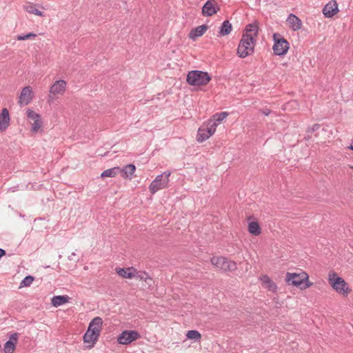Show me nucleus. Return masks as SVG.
Here are the masks:
<instances>
[{
  "label": "nucleus",
  "instance_id": "nucleus-23",
  "mask_svg": "<svg viewBox=\"0 0 353 353\" xmlns=\"http://www.w3.org/2000/svg\"><path fill=\"white\" fill-rule=\"evenodd\" d=\"M119 170H120L119 167H114V168L105 170L101 174V177H102V178L114 177L118 173H119Z\"/></svg>",
  "mask_w": 353,
  "mask_h": 353
},
{
  "label": "nucleus",
  "instance_id": "nucleus-33",
  "mask_svg": "<svg viewBox=\"0 0 353 353\" xmlns=\"http://www.w3.org/2000/svg\"><path fill=\"white\" fill-rule=\"evenodd\" d=\"M27 117L32 119V121H34L37 119H40V115L39 114H37V112H35L34 111L32 110H28L27 111Z\"/></svg>",
  "mask_w": 353,
  "mask_h": 353
},
{
  "label": "nucleus",
  "instance_id": "nucleus-20",
  "mask_svg": "<svg viewBox=\"0 0 353 353\" xmlns=\"http://www.w3.org/2000/svg\"><path fill=\"white\" fill-rule=\"evenodd\" d=\"M248 232L252 235L258 236L261 233V228L257 222L252 221L248 224Z\"/></svg>",
  "mask_w": 353,
  "mask_h": 353
},
{
  "label": "nucleus",
  "instance_id": "nucleus-3",
  "mask_svg": "<svg viewBox=\"0 0 353 353\" xmlns=\"http://www.w3.org/2000/svg\"><path fill=\"white\" fill-rule=\"evenodd\" d=\"M187 82L191 85H205L211 80V77L207 72L192 70L187 75Z\"/></svg>",
  "mask_w": 353,
  "mask_h": 353
},
{
  "label": "nucleus",
  "instance_id": "nucleus-4",
  "mask_svg": "<svg viewBox=\"0 0 353 353\" xmlns=\"http://www.w3.org/2000/svg\"><path fill=\"white\" fill-rule=\"evenodd\" d=\"M170 174V172L166 171L158 175L150 184L149 190L150 193L153 194L157 191L165 188L168 185Z\"/></svg>",
  "mask_w": 353,
  "mask_h": 353
},
{
  "label": "nucleus",
  "instance_id": "nucleus-1",
  "mask_svg": "<svg viewBox=\"0 0 353 353\" xmlns=\"http://www.w3.org/2000/svg\"><path fill=\"white\" fill-rule=\"evenodd\" d=\"M259 33L257 23H248L243 33L237 48V54L241 58H245L254 52Z\"/></svg>",
  "mask_w": 353,
  "mask_h": 353
},
{
  "label": "nucleus",
  "instance_id": "nucleus-10",
  "mask_svg": "<svg viewBox=\"0 0 353 353\" xmlns=\"http://www.w3.org/2000/svg\"><path fill=\"white\" fill-rule=\"evenodd\" d=\"M18 333H13L10 335V339L5 343L3 351L5 353H13L18 341Z\"/></svg>",
  "mask_w": 353,
  "mask_h": 353
},
{
  "label": "nucleus",
  "instance_id": "nucleus-11",
  "mask_svg": "<svg viewBox=\"0 0 353 353\" xmlns=\"http://www.w3.org/2000/svg\"><path fill=\"white\" fill-rule=\"evenodd\" d=\"M10 121L9 111L7 108H4L0 114V131L3 132L8 128Z\"/></svg>",
  "mask_w": 353,
  "mask_h": 353
},
{
  "label": "nucleus",
  "instance_id": "nucleus-32",
  "mask_svg": "<svg viewBox=\"0 0 353 353\" xmlns=\"http://www.w3.org/2000/svg\"><path fill=\"white\" fill-rule=\"evenodd\" d=\"M26 9L30 13H32V14H37V15H41V12L38 9H37L35 8V6H33V5L27 6Z\"/></svg>",
  "mask_w": 353,
  "mask_h": 353
},
{
  "label": "nucleus",
  "instance_id": "nucleus-16",
  "mask_svg": "<svg viewBox=\"0 0 353 353\" xmlns=\"http://www.w3.org/2000/svg\"><path fill=\"white\" fill-rule=\"evenodd\" d=\"M136 170V167L134 164H128L120 168L119 173L123 179H132V176Z\"/></svg>",
  "mask_w": 353,
  "mask_h": 353
},
{
  "label": "nucleus",
  "instance_id": "nucleus-12",
  "mask_svg": "<svg viewBox=\"0 0 353 353\" xmlns=\"http://www.w3.org/2000/svg\"><path fill=\"white\" fill-rule=\"evenodd\" d=\"M338 11V4L335 1L328 2L323 9V13L327 17L334 16Z\"/></svg>",
  "mask_w": 353,
  "mask_h": 353
},
{
  "label": "nucleus",
  "instance_id": "nucleus-5",
  "mask_svg": "<svg viewBox=\"0 0 353 353\" xmlns=\"http://www.w3.org/2000/svg\"><path fill=\"white\" fill-rule=\"evenodd\" d=\"M273 41L274 43L272 49L274 54L278 56L285 55L290 48V44L288 41L279 33H274L273 34Z\"/></svg>",
  "mask_w": 353,
  "mask_h": 353
},
{
  "label": "nucleus",
  "instance_id": "nucleus-25",
  "mask_svg": "<svg viewBox=\"0 0 353 353\" xmlns=\"http://www.w3.org/2000/svg\"><path fill=\"white\" fill-rule=\"evenodd\" d=\"M232 30V23H222L218 33V37L228 35Z\"/></svg>",
  "mask_w": 353,
  "mask_h": 353
},
{
  "label": "nucleus",
  "instance_id": "nucleus-41",
  "mask_svg": "<svg viewBox=\"0 0 353 353\" xmlns=\"http://www.w3.org/2000/svg\"><path fill=\"white\" fill-rule=\"evenodd\" d=\"M348 149L353 150V142L350 144V146L347 147Z\"/></svg>",
  "mask_w": 353,
  "mask_h": 353
},
{
  "label": "nucleus",
  "instance_id": "nucleus-18",
  "mask_svg": "<svg viewBox=\"0 0 353 353\" xmlns=\"http://www.w3.org/2000/svg\"><path fill=\"white\" fill-rule=\"evenodd\" d=\"M100 333H96V331H86L83 335V342L85 343H91L92 347L95 344L99 337Z\"/></svg>",
  "mask_w": 353,
  "mask_h": 353
},
{
  "label": "nucleus",
  "instance_id": "nucleus-38",
  "mask_svg": "<svg viewBox=\"0 0 353 353\" xmlns=\"http://www.w3.org/2000/svg\"><path fill=\"white\" fill-rule=\"evenodd\" d=\"M263 114L265 116H268L270 112H271V110L270 109H265L262 111Z\"/></svg>",
  "mask_w": 353,
  "mask_h": 353
},
{
  "label": "nucleus",
  "instance_id": "nucleus-37",
  "mask_svg": "<svg viewBox=\"0 0 353 353\" xmlns=\"http://www.w3.org/2000/svg\"><path fill=\"white\" fill-rule=\"evenodd\" d=\"M140 277L141 279H143L145 281H146L148 279H150V276L146 272H143V275L140 276Z\"/></svg>",
  "mask_w": 353,
  "mask_h": 353
},
{
  "label": "nucleus",
  "instance_id": "nucleus-24",
  "mask_svg": "<svg viewBox=\"0 0 353 353\" xmlns=\"http://www.w3.org/2000/svg\"><path fill=\"white\" fill-rule=\"evenodd\" d=\"M132 268H117V274L126 279H132L134 277V274L132 271Z\"/></svg>",
  "mask_w": 353,
  "mask_h": 353
},
{
  "label": "nucleus",
  "instance_id": "nucleus-34",
  "mask_svg": "<svg viewBox=\"0 0 353 353\" xmlns=\"http://www.w3.org/2000/svg\"><path fill=\"white\" fill-rule=\"evenodd\" d=\"M286 22H300V19L296 16L291 14L288 16Z\"/></svg>",
  "mask_w": 353,
  "mask_h": 353
},
{
  "label": "nucleus",
  "instance_id": "nucleus-27",
  "mask_svg": "<svg viewBox=\"0 0 353 353\" xmlns=\"http://www.w3.org/2000/svg\"><path fill=\"white\" fill-rule=\"evenodd\" d=\"M217 125L216 124V121H212L211 120L208 121V127L205 128L207 130V133L208 135L212 136L214 134Z\"/></svg>",
  "mask_w": 353,
  "mask_h": 353
},
{
  "label": "nucleus",
  "instance_id": "nucleus-7",
  "mask_svg": "<svg viewBox=\"0 0 353 353\" xmlns=\"http://www.w3.org/2000/svg\"><path fill=\"white\" fill-rule=\"evenodd\" d=\"M212 265L218 268L223 270L224 272H232L236 270V264L234 261L228 260L227 258L223 256H213L211 259Z\"/></svg>",
  "mask_w": 353,
  "mask_h": 353
},
{
  "label": "nucleus",
  "instance_id": "nucleus-40",
  "mask_svg": "<svg viewBox=\"0 0 353 353\" xmlns=\"http://www.w3.org/2000/svg\"><path fill=\"white\" fill-rule=\"evenodd\" d=\"M75 255H76V254H75L74 252H72V253L71 254V255H70V256H68V259H69L70 261H72V260H74V256Z\"/></svg>",
  "mask_w": 353,
  "mask_h": 353
},
{
  "label": "nucleus",
  "instance_id": "nucleus-35",
  "mask_svg": "<svg viewBox=\"0 0 353 353\" xmlns=\"http://www.w3.org/2000/svg\"><path fill=\"white\" fill-rule=\"evenodd\" d=\"M319 128H320V125L318 123H315L312 127L308 128V129L307 130V134L312 133V132L316 131L317 130H319Z\"/></svg>",
  "mask_w": 353,
  "mask_h": 353
},
{
  "label": "nucleus",
  "instance_id": "nucleus-29",
  "mask_svg": "<svg viewBox=\"0 0 353 353\" xmlns=\"http://www.w3.org/2000/svg\"><path fill=\"white\" fill-rule=\"evenodd\" d=\"M34 280V277L30 275L26 276L20 283L19 288L30 286Z\"/></svg>",
  "mask_w": 353,
  "mask_h": 353
},
{
  "label": "nucleus",
  "instance_id": "nucleus-26",
  "mask_svg": "<svg viewBox=\"0 0 353 353\" xmlns=\"http://www.w3.org/2000/svg\"><path fill=\"white\" fill-rule=\"evenodd\" d=\"M228 115V113L226 112H221L216 113L213 115L212 119H210L212 121H216V124L218 125L221 121H223Z\"/></svg>",
  "mask_w": 353,
  "mask_h": 353
},
{
  "label": "nucleus",
  "instance_id": "nucleus-15",
  "mask_svg": "<svg viewBox=\"0 0 353 353\" xmlns=\"http://www.w3.org/2000/svg\"><path fill=\"white\" fill-rule=\"evenodd\" d=\"M218 7L215 1H208L203 7L202 12L204 15L212 16L217 12Z\"/></svg>",
  "mask_w": 353,
  "mask_h": 353
},
{
  "label": "nucleus",
  "instance_id": "nucleus-19",
  "mask_svg": "<svg viewBox=\"0 0 353 353\" xmlns=\"http://www.w3.org/2000/svg\"><path fill=\"white\" fill-rule=\"evenodd\" d=\"M260 280L265 285V288H268L270 291L273 292H276V285L270 279L268 276L263 275L260 277Z\"/></svg>",
  "mask_w": 353,
  "mask_h": 353
},
{
  "label": "nucleus",
  "instance_id": "nucleus-9",
  "mask_svg": "<svg viewBox=\"0 0 353 353\" xmlns=\"http://www.w3.org/2000/svg\"><path fill=\"white\" fill-rule=\"evenodd\" d=\"M32 90L30 86L24 87L20 94L19 103L21 105H28L32 99Z\"/></svg>",
  "mask_w": 353,
  "mask_h": 353
},
{
  "label": "nucleus",
  "instance_id": "nucleus-39",
  "mask_svg": "<svg viewBox=\"0 0 353 353\" xmlns=\"http://www.w3.org/2000/svg\"><path fill=\"white\" fill-rule=\"evenodd\" d=\"M6 254L5 250L0 248V259Z\"/></svg>",
  "mask_w": 353,
  "mask_h": 353
},
{
  "label": "nucleus",
  "instance_id": "nucleus-17",
  "mask_svg": "<svg viewBox=\"0 0 353 353\" xmlns=\"http://www.w3.org/2000/svg\"><path fill=\"white\" fill-rule=\"evenodd\" d=\"M102 325V319L99 316L94 317L90 323L87 331H96V333H100Z\"/></svg>",
  "mask_w": 353,
  "mask_h": 353
},
{
  "label": "nucleus",
  "instance_id": "nucleus-30",
  "mask_svg": "<svg viewBox=\"0 0 353 353\" xmlns=\"http://www.w3.org/2000/svg\"><path fill=\"white\" fill-rule=\"evenodd\" d=\"M37 37V34L33 32H29L28 34H19L17 37V39L19 41H24L27 39H32Z\"/></svg>",
  "mask_w": 353,
  "mask_h": 353
},
{
  "label": "nucleus",
  "instance_id": "nucleus-21",
  "mask_svg": "<svg viewBox=\"0 0 353 353\" xmlns=\"http://www.w3.org/2000/svg\"><path fill=\"white\" fill-rule=\"evenodd\" d=\"M69 297L68 296H54L52 299V304L55 306H60L68 302Z\"/></svg>",
  "mask_w": 353,
  "mask_h": 353
},
{
  "label": "nucleus",
  "instance_id": "nucleus-36",
  "mask_svg": "<svg viewBox=\"0 0 353 353\" xmlns=\"http://www.w3.org/2000/svg\"><path fill=\"white\" fill-rule=\"evenodd\" d=\"M303 23H290V28L296 31L301 28Z\"/></svg>",
  "mask_w": 353,
  "mask_h": 353
},
{
  "label": "nucleus",
  "instance_id": "nucleus-6",
  "mask_svg": "<svg viewBox=\"0 0 353 353\" xmlns=\"http://www.w3.org/2000/svg\"><path fill=\"white\" fill-rule=\"evenodd\" d=\"M329 282L332 288L339 294L347 295L350 292L347 283L343 279L338 276L336 272L329 275Z\"/></svg>",
  "mask_w": 353,
  "mask_h": 353
},
{
  "label": "nucleus",
  "instance_id": "nucleus-13",
  "mask_svg": "<svg viewBox=\"0 0 353 353\" xmlns=\"http://www.w3.org/2000/svg\"><path fill=\"white\" fill-rule=\"evenodd\" d=\"M208 29V26L206 24H203L195 28H192L188 34V37L192 41H196V39L201 37Z\"/></svg>",
  "mask_w": 353,
  "mask_h": 353
},
{
  "label": "nucleus",
  "instance_id": "nucleus-28",
  "mask_svg": "<svg viewBox=\"0 0 353 353\" xmlns=\"http://www.w3.org/2000/svg\"><path fill=\"white\" fill-rule=\"evenodd\" d=\"M186 336L189 339L198 341L201 338V334L197 330H189L186 334Z\"/></svg>",
  "mask_w": 353,
  "mask_h": 353
},
{
  "label": "nucleus",
  "instance_id": "nucleus-2",
  "mask_svg": "<svg viewBox=\"0 0 353 353\" xmlns=\"http://www.w3.org/2000/svg\"><path fill=\"white\" fill-rule=\"evenodd\" d=\"M285 281L289 285L299 287L300 289H306L312 285V283L308 281V275L305 272L286 274Z\"/></svg>",
  "mask_w": 353,
  "mask_h": 353
},
{
  "label": "nucleus",
  "instance_id": "nucleus-42",
  "mask_svg": "<svg viewBox=\"0 0 353 353\" xmlns=\"http://www.w3.org/2000/svg\"><path fill=\"white\" fill-rule=\"evenodd\" d=\"M350 168H351V169H352V170H353V166H351Z\"/></svg>",
  "mask_w": 353,
  "mask_h": 353
},
{
  "label": "nucleus",
  "instance_id": "nucleus-22",
  "mask_svg": "<svg viewBox=\"0 0 353 353\" xmlns=\"http://www.w3.org/2000/svg\"><path fill=\"white\" fill-rule=\"evenodd\" d=\"M207 130L204 127L199 128L196 135V141L199 143H202L210 138V135L207 133Z\"/></svg>",
  "mask_w": 353,
  "mask_h": 353
},
{
  "label": "nucleus",
  "instance_id": "nucleus-14",
  "mask_svg": "<svg viewBox=\"0 0 353 353\" xmlns=\"http://www.w3.org/2000/svg\"><path fill=\"white\" fill-rule=\"evenodd\" d=\"M66 82L64 80H59L50 87V93L54 95L63 94L65 90Z\"/></svg>",
  "mask_w": 353,
  "mask_h": 353
},
{
  "label": "nucleus",
  "instance_id": "nucleus-8",
  "mask_svg": "<svg viewBox=\"0 0 353 353\" xmlns=\"http://www.w3.org/2000/svg\"><path fill=\"white\" fill-rule=\"evenodd\" d=\"M141 337L140 334L135 330H125L118 336L117 341L122 345L130 344Z\"/></svg>",
  "mask_w": 353,
  "mask_h": 353
},
{
  "label": "nucleus",
  "instance_id": "nucleus-31",
  "mask_svg": "<svg viewBox=\"0 0 353 353\" xmlns=\"http://www.w3.org/2000/svg\"><path fill=\"white\" fill-rule=\"evenodd\" d=\"M41 126V118L33 121L32 124V131L36 132Z\"/></svg>",
  "mask_w": 353,
  "mask_h": 353
}]
</instances>
